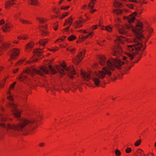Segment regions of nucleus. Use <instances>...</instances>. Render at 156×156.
Returning a JSON list of instances; mask_svg holds the SVG:
<instances>
[{
  "label": "nucleus",
  "instance_id": "f257e3e1",
  "mask_svg": "<svg viewBox=\"0 0 156 156\" xmlns=\"http://www.w3.org/2000/svg\"><path fill=\"white\" fill-rule=\"evenodd\" d=\"M105 57L104 55L100 57V64L102 66L105 65L102 70L94 72H82L81 74L83 78L86 81H88L91 79L95 86L99 87L101 83V79H103L106 75L110 76L111 74V70H113L115 66L120 69V66L123 65L125 62L122 61L117 58L105 61Z\"/></svg>",
  "mask_w": 156,
  "mask_h": 156
},
{
  "label": "nucleus",
  "instance_id": "f03ea898",
  "mask_svg": "<svg viewBox=\"0 0 156 156\" xmlns=\"http://www.w3.org/2000/svg\"><path fill=\"white\" fill-rule=\"evenodd\" d=\"M9 106L12 108L13 114L15 117L19 118L20 122L17 125L8 124L7 126L3 123H1L0 126L1 127L9 130L13 135L16 134L19 131L26 132L33 129L36 127L37 121L36 119L27 120L20 118V112L17 109L15 105L11 102L9 103Z\"/></svg>",
  "mask_w": 156,
  "mask_h": 156
},
{
  "label": "nucleus",
  "instance_id": "7ed1b4c3",
  "mask_svg": "<svg viewBox=\"0 0 156 156\" xmlns=\"http://www.w3.org/2000/svg\"><path fill=\"white\" fill-rule=\"evenodd\" d=\"M124 41H126L129 42H132L134 41L136 43L133 45H127L125 48V50L129 51V52L124 51V53L127 55L131 60H132L137 54L141 55V52L143 51L145 48L146 47L144 44H142L140 43L136 42L135 40L132 41L124 37H117V40H115V43L117 44L118 42L122 43Z\"/></svg>",
  "mask_w": 156,
  "mask_h": 156
},
{
  "label": "nucleus",
  "instance_id": "20e7f679",
  "mask_svg": "<svg viewBox=\"0 0 156 156\" xmlns=\"http://www.w3.org/2000/svg\"><path fill=\"white\" fill-rule=\"evenodd\" d=\"M49 67V62L48 61H45L44 65L40 68V70H37L32 67L28 68L24 71V73L23 75L19 77V79L21 81L24 80L29 79L28 76L30 75L32 76L35 74H37L43 76L44 74H48V68Z\"/></svg>",
  "mask_w": 156,
  "mask_h": 156
},
{
  "label": "nucleus",
  "instance_id": "39448f33",
  "mask_svg": "<svg viewBox=\"0 0 156 156\" xmlns=\"http://www.w3.org/2000/svg\"><path fill=\"white\" fill-rule=\"evenodd\" d=\"M49 72L52 74H54L58 73L61 75H67L70 78H73L72 75L76 74V72L73 66H67L65 63L63 62L60 66H57L55 67L56 70L55 68L49 65Z\"/></svg>",
  "mask_w": 156,
  "mask_h": 156
},
{
  "label": "nucleus",
  "instance_id": "423d86ee",
  "mask_svg": "<svg viewBox=\"0 0 156 156\" xmlns=\"http://www.w3.org/2000/svg\"><path fill=\"white\" fill-rule=\"evenodd\" d=\"M126 27L128 29L132 28L133 33L139 40H142L144 38V36L141 33V30L143 27L142 22H138L136 26L134 27H133L130 24L126 25ZM116 27L118 29L119 33L121 34H125L127 32V30L124 26L120 25Z\"/></svg>",
  "mask_w": 156,
  "mask_h": 156
},
{
  "label": "nucleus",
  "instance_id": "0eeeda50",
  "mask_svg": "<svg viewBox=\"0 0 156 156\" xmlns=\"http://www.w3.org/2000/svg\"><path fill=\"white\" fill-rule=\"evenodd\" d=\"M37 19L42 24V25L39 27L42 35L43 36H45L48 34L46 31L48 30V24L46 23V20L43 18L39 17H37Z\"/></svg>",
  "mask_w": 156,
  "mask_h": 156
},
{
  "label": "nucleus",
  "instance_id": "6e6552de",
  "mask_svg": "<svg viewBox=\"0 0 156 156\" xmlns=\"http://www.w3.org/2000/svg\"><path fill=\"white\" fill-rule=\"evenodd\" d=\"M42 50L37 49H35L34 51V55L33 57V58H32L31 60L32 62H36L37 60V57H38L41 59L42 58Z\"/></svg>",
  "mask_w": 156,
  "mask_h": 156
},
{
  "label": "nucleus",
  "instance_id": "1a4fd4ad",
  "mask_svg": "<svg viewBox=\"0 0 156 156\" xmlns=\"http://www.w3.org/2000/svg\"><path fill=\"white\" fill-rule=\"evenodd\" d=\"M85 54L84 51L80 52L73 59V62L76 64H77L80 62L83 59Z\"/></svg>",
  "mask_w": 156,
  "mask_h": 156
},
{
  "label": "nucleus",
  "instance_id": "9d476101",
  "mask_svg": "<svg viewBox=\"0 0 156 156\" xmlns=\"http://www.w3.org/2000/svg\"><path fill=\"white\" fill-rule=\"evenodd\" d=\"M19 54V50L16 48H14L10 51V57L12 59L15 58Z\"/></svg>",
  "mask_w": 156,
  "mask_h": 156
},
{
  "label": "nucleus",
  "instance_id": "9b49d317",
  "mask_svg": "<svg viewBox=\"0 0 156 156\" xmlns=\"http://www.w3.org/2000/svg\"><path fill=\"white\" fill-rule=\"evenodd\" d=\"M136 12H134L133 14L130 15L129 17L124 16L123 19L124 20H127L129 23L133 22L135 19V16H136Z\"/></svg>",
  "mask_w": 156,
  "mask_h": 156
},
{
  "label": "nucleus",
  "instance_id": "f8f14e48",
  "mask_svg": "<svg viewBox=\"0 0 156 156\" xmlns=\"http://www.w3.org/2000/svg\"><path fill=\"white\" fill-rule=\"evenodd\" d=\"M122 50L121 48H117L116 49H113L112 50V54L115 56H118L121 55Z\"/></svg>",
  "mask_w": 156,
  "mask_h": 156
},
{
  "label": "nucleus",
  "instance_id": "ddd939ff",
  "mask_svg": "<svg viewBox=\"0 0 156 156\" xmlns=\"http://www.w3.org/2000/svg\"><path fill=\"white\" fill-rule=\"evenodd\" d=\"M145 28L146 29V31L148 34L147 36V39H146V41H147L148 39L150 38V36L151 35V34L153 33L154 31V29L151 27H146Z\"/></svg>",
  "mask_w": 156,
  "mask_h": 156
},
{
  "label": "nucleus",
  "instance_id": "4468645a",
  "mask_svg": "<svg viewBox=\"0 0 156 156\" xmlns=\"http://www.w3.org/2000/svg\"><path fill=\"white\" fill-rule=\"evenodd\" d=\"M82 18L81 17L79 19V20L76 22L74 24L75 26L76 27H80L82 26L83 21L82 20Z\"/></svg>",
  "mask_w": 156,
  "mask_h": 156
},
{
  "label": "nucleus",
  "instance_id": "2eb2a0df",
  "mask_svg": "<svg viewBox=\"0 0 156 156\" xmlns=\"http://www.w3.org/2000/svg\"><path fill=\"white\" fill-rule=\"evenodd\" d=\"M10 26L9 24L6 23L2 27V29L4 32L9 31L10 30Z\"/></svg>",
  "mask_w": 156,
  "mask_h": 156
},
{
  "label": "nucleus",
  "instance_id": "dca6fc26",
  "mask_svg": "<svg viewBox=\"0 0 156 156\" xmlns=\"http://www.w3.org/2000/svg\"><path fill=\"white\" fill-rule=\"evenodd\" d=\"M93 32H91L89 33V34L85 36L82 37L80 39V40L83 41L85 39L88 38H91L93 35Z\"/></svg>",
  "mask_w": 156,
  "mask_h": 156
},
{
  "label": "nucleus",
  "instance_id": "f3484780",
  "mask_svg": "<svg viewBox=\"0 0 156 156\" xmlns=\"http://www.w3.org/2000/svg\"><path fill=\"white\" fill-rule=\"evenodd\" d=\"M73 20V18L71 17H70L68 20H66V22L64 24V25H68L69 27L71 25Z\"/></svg>",
  "mask_w": 156,
  "mask_h": 156
},
{
  "label": "nucleus",
  "instance_id": "a211bd4d",
  "mask_svg": "<svg viewBox=\"0 0 156 156\" xmlns=\"http://www.w3.org/2000/svg\"><path fill=\"white\" fill-rule=\"evenodd\" d=\"M15 0H12L11 1H8L6 3V5H5V8H8V7L12 5H13L15 4L16 2H15Z\"/></svg>",
  "mask_w": 156,
  "mask_h": 156
},
{
  "label": "nucleus",
  "instance_id": "6ab92c4d",
  "mask_svg": "<svg viewBox=\"0 0 156 156\" xmlns=\"http://www.w3.org/2000/svg\"><path fill=\"white\" fill-rule=\"evenodd\" d=\"M10 45V44L8 43H2V47L3 48L6 49L8 48Z\"/></svg>",
  "mask_w": 156,
  "mask_h": 156
},
{
  "label": "nucleus",
  "instance_id": "aec40b11",
  "mask_svg": "<svg viewBox=\"0 0 156 156\" xmlns=\"http://www.w3.org/2000/svg\"><path fill=\"white\" fill-rule=\"evenodd\" d=\"M112 27L110 26H109L105 27L104 28H101L102 30H106L107 31L109 32L111 31L112 30Z\"/></svg>",
  "mask_w": 156,
  "mask_h": 156
},
{
  "label": "nucleus",
  "instance_id": "412c9836",
  "mask_svg": "<svg viewBox=\"0 0 156 156\" xmlns=\"http://www.w3.org/2000/svg\"><path fill=\"white\" fill-rule=\"evenodd\" d=\"M95 2V1L91 0L88 5V7L90 9H92L93 8Z\"/></svg>",
  "mask_w": 156,
  "mask_h": 156
},
{
  "label": "nucleus",
  "instance_id": "4be33fe9",
  "mask_svg": "<svg viewBox=\"0 0 156 156\" xmlns=\"http://www.w3.org/2000/svg\"><path fill=\"white\" fill-rule=\"evenodd\" d=\"M30 4L34 5H37L38 3V1L37 0H30V1H29Z\"/></svg>",
  "mask_w": 156,
  "mask_h": 156
},
{
  "label": "nucleus",
  "instance_id": "5701e85b",
  "mask_svg": "<svg viewBox=\"0 0 156 156\" xmlns=\"http://www.w3.org/2000/svg\"><path fill=\"white\" fill-rule=\"evenodd\" d=\"M76 38V36L74 35H71L68 38V40L69 41H72Z\"/></svg>",
  "mask_w": 156,
  "mask_h": 156
},
{
  "label": "nucleus",
  "instance_id": "b1692460",
  "mask_svg": "<svg viewBox=\"0 0 156 156\" xmlns=\"http://www.w3.org/2000/svg\"><path fill=\"white\" fill-rule=\"evenodd\" d=\"M115 21L116 23L115 25V26L116 27L120 25L119 24L121 23V21L119 18H117L115 20Z\"/></svg>",
  "mask_w": 156,
  "mask_h": 156
},
{
  "label": "nucleus",
  "instance_id": "393cba45",
  "mask_svg": "<svg viewBox=\"0 0 156 156\" xmlns=\"http://www.w3.org/2000/svg\"><path fill=\"white\" fill-rule=\"evenodd\" d=\"M113 12L117 14L120 15L122 13V11L120 9H115L113 11Z\"/></svg>",
  "mask_w": 156,
  "mask_h": 156
},
{
  "label": "nucleus",
  "instance_id": "a878e982",
  "mask_svg": "<svg viewBox=\"0 0 156 156\" xmlns=\"http://www.w3.org/2000/svg\"><path fill=\"white\" fill-rule=\"evenodd\" d=\"M48 42V40H41L39 42V43L40 45L44 46L46 43Z\"/></svg>",
  "mask_w": 156,
  "mask_h": 156
},
{
  "label": "nucleus",
  "instance_id": "bb28decb",
  "mask_svg": "<svg viewBox=\"0 0 156 156\" xmlns=\"http://www.w3.org/2000/svg\"><path fill=\"white\" fill-rule=\"evenodd\" d=\"M66 37L65 36H63L61 37V38L58 39L56 41L57 42H58V43H61V42L64 41V40L65 39Z\"/></svg>",
  "mask_w": 156,
  "mask_h": 156
},
{
  "label": "nucleus",
  "instance_id": "cd10ccee",
  "mask_svg": "<svg viewBox=\"0 0 156 156\" xmlns=\"http://www.w3.org/2000/svg\"><path fill=\"white\" fill-rule=\"evenodd\" d=\"M67 50L71 51L72 53L75 50V49L72 46H70L68 47Z\"/></svg>",
  "mask_w": 156,
  "mask_h": 156
},
{
  "label": "nucleus",
  "instance_id": "c85d7f7f",
  "mask_svg": "<svg viewBox=\"0 0 156 156\" xmlns=\"http://www.w3.org/2000/svg\"><path fill=\"white\" fill-rule=\"evenodd\" d=\"M138 154H139L140 156H142L144 154L143 151L140 149H138L137 151Z\"/></svg>",
  "mask_w": 156,
  "mask_h": 156
},
{
  "label": "nucleus",
  "instance_id": "c756f323",
  "mask_svg": "<svg viewBox=\"0 0 156 156\" xmlns=\"http://www.w3.org/2000/svg\"><path fill=\"white\" fill-rule=\"evenodd\" d=\"M20 21L22 23H23L24 24H31V22H29L27 20H23L22 19H20Z\"/></svg>",
  "mask_w": 156,
  "mask_h": 156
},
{
  "label": "nucleus",
  "instance_id": "7c9ffc66",
  "mask_svg": "<svg viewBox=\"0 0 156 156\" xmlns=\"http://www.w3.org/2000/svg\"><path fill=\"white\" fill-rule=\"evenodd\" d=\"M34 46V44L33 43L30 42L29 43H28L27 46H26V48H32Z\"/></svg>",
  "mask_w": 156,
  "mask_h": 156
},
{
  "label": "nucleus",
  "instance_id": "2f4dec72",
  "mask_svg": "<svg viewBox=\"0 0 156 156\" xmlns=\"http://www.w3.org/2000/svg\"><path fill=\"white\" fill-rule=\"evenodd\" d=\"M115 153L116 156H120L121 154V152L118 150H116L115 151Z\"/></svg>",
  "mask_w": 156,
  "mask_h": 156
},
{
  "label": "nucleus",
  "instance_id": "473e14b6",
  "mask_svg": "<svg viewBox=\"0 0 156 156\" xmlns=\"http://www.w3.org/2000/svg\"><path fill=\"white\" fill-rule=\"evenodd\" d=\"M70 89V88L69 86H66L65 88H63L65 92L66 93H67L69 91Z\"/></svg>",
  "mask_w": 156,
  "mask_h": 156
},
{
  "label": "nucleus",
  "instance_id": "72a5a7b5",
  "mask_svg": "<svg viewBox=\"0 0 156 156\" xmlns=\"http://www.w3.org/2000/svg\"><path fill=\"white\" fill-rule=\"evenodd\" d=\"M141 140H138L135 143V145L137 147L139 146L140 144Z\"/></svg>",
  "mask_w": 156,
  "mask_h": 156
},
{
  "label": "nucleus",
  "instance_id": "f704fd0d",
  "mask_svg": "<svg viewBox=\"0 0 156 156\" xmlns=\"http://www.w3.org/2000/svg\"><path fill=\"white\" fill-rule=\"evenodd\" d=\"M8 94L9 95H8V99H9V100L11 101H12L13 100V99L12 98V96H11V95L9 92H8Z\"/></svg>",
  "mask_w": 156,
  "mask_h": 156
},
{
  "label": "nucleus",
  "instance_id": "c9c22d12",
  "mask_svg": "<svg viewBox=\"0 0 156 156\" xmlns=\"http://www.w3.org/2000/svg\"><path fill=\"white\" fill-rule=\"evenodd\" d=\"M132 151V149L130 147L127 148L126 150V152L127 153H130Z\"/></svg>",
  "mask_w": 156,
  "mask_h": 156
},
{
  "label": "nucleus",
  "instance_id": "e433bc0d",
  "mask_svg": "<svg viewBox=\"0 0 156 156\" xmlns=\"http://www.w3.org/2000/svg\"><path fill=\"white\" fill-rule=\"evenodd\" d=\"M28 37H27L26 36H18V38L20 39H23L24 40H25L28 38Z\"/></svg>",
  "mask_w": 156,
  "mask_h": 156
},
{
  "label": "nucleus",
  "instance_id": "4c0bfd02",
  "mask_svg": "<svg viewBox=\"0 0 156 156\" xmlns=\"http://www.w3.org/2000/svg\"><path fill=\"white\" fill-rule=\"evenodd\" d=\"M69 6H62L61 7V9L66 10H67L68 8H69Z\"/></svg>",
  "mask_w": 156,
  "mask_h": 156
},
{
  "label": "nucleus",
  "instance_id": "58836bf2",
  "mask_svg": "<svg viewBox=\"0 0 156 156\" xmlns=\"http://www.w3.org/2000/svg\"><path fill=\"white\" fill-rule=\"evenodd\" d=\"M126 5L128 7L131 9L133 8V5L131 4H126Z\"/></svg>",
  "mask_w": 156,
  "mask_h": 156
},
{
  "label": "nucleus",
  "instance_id": "ea45409f",
  "mask_svg": "<svg viewBox=\"0 0 156 156\" xmlns=\"http://www.w3.org/2000/svg\"><path fill=\"white\" fill-rule=\"evenodd\" d=\"M58 27V25L57 23L55 24L53 26L54 30H56L57 29Z\"/></svg>",
  "mask_w": 156,
  "mask_h": 156
},
{
  "label": "nucleus",
  "instance_id": "a19ab883",
  "mask_svg": "<svg viewBox=\"0 0 156 156\" xmlns=\"http://www.w3.org/2000/svg\"><path fill=\"white\" fill-rule=\"evenodd\" d=\"M58 49V48L57 47L54 48L53 49H51L50 50L49 49V51H55Z\"/></svg>",
  "mask_w": 156,
  "mask_h": 156
},
{
  "label": "nucleus",
  "instance_id": "79ce46f5",
  "mask_svg": "<svg viewBox=\"0 0 156 156\" xmlns=\"http://www.w3.org/2000/svg\"><path fill=\"white\" fill-rule=\"evenodd\" d=\"M16 82H14L12 84L10 85V88L11 89H13L14 88V85L16 84Z\"/></svg>",
  "mask_w": 156,
  "mask_h": 156
},
{
  "label": "nucleus",
  "instance_id": "37998d69",
  "mask_svg": "<svg viewBox=\"0 0 156 156\" xmlns=\"http://www.w3.org/2000/svg\"><path fill=\"white\" fill-rule=\"evenodd\" d=\"M97 27H98L97 25H94L92 27V30H94L96 29L97 28Z\"/></svg>",
  "mask_w": 156,
  "mask_h": 156
},
{
  "label": "nucleus",
  "instance_id": "c03bdc74",
  "mask_svg": "<svg viewBox=\"0 0 156 156\" xmlns=\"http://www.w3.org/2000/svg\"><path fill=\"white\" fill-rule=\"evenodd\" d=\"M99 25L100 27H103V26L102 25V21L101 20H99Z\"/></svg>",
  "mask_w": 156,
  "mask_h": 156
},
{
  "label": "nucleus",
  "instance_id": "a18cd8bd",
  "mask_svg": "<svg viewBox=\"0 0 156 156\" xmlns=\"http://www.w3.org/2000/svg\"><path fill=\"white\" fill-rule=\"evenodd\" d=\"M5 23V21L3 20H1L0 21V25H2Z\"/></svg>",
  "mask_w": 156,
  "mask_h": 156
},
{
  "label": "nucleus",
  "instance_id": "49530a36",
  "mask_svg": "<svg viewBox=\"0 0 156 156\" xmlns=\"http://www.w3.org/2000/svg\"><path fill=\"white\" fill-rule=\"evenodd\" d=\"M87 7V5H84L81 7V9H85Z\"/></svg>",
  "mask_w": 156,
  "mask_h": 156
},
{
  "label": "nucleus",
  "instance_id": "de8ad7c7",
  "mask_svg": "<svg viewBox=\"0 0 156 156\" xmlns=\"http://www.w3.org/2000/svg\"><path fill=\"white\" fill-rule=\"evenodd\" d=\"M69 26L68 27H67L66 28L64 29V31L66 32H68V30H69Z\"/></svg>",
  "mask_w": 156,
  "mask_h": 156
},
{
  "label": "nucleus",
  "instance_id": "09e8293b",
  "mask_svg": "<svg viewBox=\"0 0 156 156\" xmlns=\"http://www.w3.org/2000/svg\"><path fill=\"white\" fill-rule=\"evenodd\" d=\"M130 2H139V0H129Z\"/></svg>",
  "mask_w": 156,
  "mask_h": 156
},
{
  "label": "nucleus",
  "instance_id": "8fccbe9b",
  "mask_svg": "<svg viewBox=\"0 0 156 156\" xmlns=\"http://www.w3.org/2000/svg\"><path fill=\"white\" fill-rule=\"evenodd\" d=\"M64 17H66L67 16L68 14V12H66L63 14Z\"/></svg>",
  "mask_w": 156,
  "mask_h": 156
},
{
  "label": "nucleus",
  "instance_id": "3c124183",
  "mask_svg": "<svg viewBox=\"0 0 156 156\" xmlns=\"http://www.w3.org/2000/svg\"><path fill=\"white\" fill-rule=\"evenodd\" d=\"M5 80H3V81L2 82V84L1 85V87H3V85H4V82H5Z\"/></svg>",
  "mask_w": 156,
  "mask_h": 156
},
{
  "label": "nucleus",
  "instance_id": "603ef678",
  "mask_svg": "<svg viewBox=\"0 0 156 156\" xmlns=\"http://www.w3.org/2000/svg\"><path fill=\"white\" fill-rule=\"evenodd\" d=\"M44 143H41L39 144V145L40 147H42L44 145Z\"/></svg>",
  "mask_w": 156,
  "mask_h": 156
},
{
  "label": "nucleus",
  "instance_id": "864d4df0",
  "mask_svg": "<svg viewBox=\"0 0 156 156\" xmlns=\"http://www.w3.org/2000/svg\"><path fill=\"white\" fill-rule=\"evenodd\" d=\"M18 68H16L15 70H13V73H16L18 70Z\"/></svg>",
  "mask_w": 156,
  "mask_h": 156
},
{
  "label": "nucleus",
  "instance_id": "5fc2aeb1",
  "mask_svg": "<svg viewBox=\"0 0 156 156\" xmlns=\"http://www.w3.org/2000/svg\"><path fill=\"white\" fill-rule=\"evenodd\" d=\"M96 11V9H93L90 11V12L93 13L95 12Z\"/></svg>",
  "mask_w": 156,
  "mask_h": 156
},
{
  "label": "nucleus",
  "instance_id": "6e6d98bb",
  "mask_svg": "<svg viewBox=\"0 0 156 156\" xmlns=\"http://www.w3.org/2000/svg\"><path fill=\"white\" fill-rule=\"evenodd\" d=\"M64 17H65L62 14V15L60 16V19H62Z\"/></svg>",
  "mask_w": 156,
  "mask_h": 156
},
{
  "label": "nucleus",
  "instance_id": "4d7b16f0",
  "mask_svg": "<svg viewBox=\"0 0 156 156\" xmlns=\"http://www.w3.org/2000/svg\"><path fill=\"white\" fill-rule=\"evenodd\" d=\"M2 121H4L6 120V118H2Z\"/></svg>",
  "mask_w": 156,
  "mask_h": 156
},
{
  "label": "nucleus",
  "instance_id": "13d9d810",
  "mask_svg": "<svg viewBox=\"0 0 156 156\" xmlns=\"http://www.w3.org/2000/svg\"><path fill=\"white\" fill-rule=\"evenodd\" d=\"M86 84L89 87H91L92 86V84L90 83H87Z\"/></svg>",
  "mask_w": 156,
  "mask_h": 156
},
{
  "label": "nucleus",
  "instance_id": "bf43d9fd",
  "mask_svg": "<svg viewBox=\"0 0 156 156\" xmlns=\"http://www.w3.org/2000/svg\"><path fill=\"white\" fill-rule=\"evenodd\" d=\"M2 37L0 35V43L2 42Z\"/></svg>",
  "mask_w": 156,
  "mask_h": 156
},
{
  "label": "nucleus",
  "instance_id": "052dcab7",
  "mask_svg": "<svg viewBox=\"0 0 156 156\" xmlns=\"http://www.w3.org/2000/svg\"><path fill=\"white\" fill-rule=\"evenodd\" d=\"M12 42L14 43H18V41H12Z\"/></svg>",
  "mask_w": 156,
  "mask_h": 156
},
{
  "label": "nucleus",
  "instance_id": "680f3d73",
  "mask_svg": "<svg viewBox=\"0 0 156 156\" xmlns=\"http://www.w3.org/2000/svg\"><path fill=\"white\" fill-rule=\"evenodd\" d=\"M64 0H60L59 1V4H61L62 2Z\"/></svg>",
  "mask_w": 156,
  "mask_h": 156
},
{
  "label": "nucleus",
  "instance_id": "e2e57ef3",
  "mask_svg": "<svg viewBox=\"0 0 156 156\" xmlns=\"http://www.w3.org/2000/svg\"><path fill=\"white\" fill-rule=\"evenodd\" d=\"M83 33L85 34L87 33H88L87 32L86 30H84L83 31Z\"/></svg>",
  "mask_w": 156,
  "mask_h": 156
},
{
  "label": "nucleus",
  "instance_id": "0e129e2a",
  "mask_svg": "<svg viewBox=\"0 0 156 156\" xmlns=\"http://www.w3.org/2000/svg\"><path fill=\"white\" fill-rule=\"evenodd\" d=\"M98 44L101 46L102 45L101 44V42H98Z\"/></svg>",
  "mask_w": 156,
  "mask_h": 156
},
{
  "label": "nucleus",
  "instance_id": "69168bd1",
  "mask_svg": "<svg viewBox=\"0 0 156 156\" xmlns=\"http://www.w3.org/2000/svg\"><path fill=\"white\" fill-rule=\"evenodd\" d=\"M126 59V57H123V60H125Z\"/></svg>",
  "mask_w": 156,
  "mask_h": 156
},
{
  "label": "nucleus",
  "instance_id": "338daca9",
  "mask_svg": "<svg viewBox=\"0 0 156 156\" xmlns=\"http://www.w3.org/2000/svg\"><path fill=\"white\" fill-rule=\"evenodd\" d=\"M116 79V78L115 77L114 78L112 79V80H115Z\"/></svg>",
  "mask_w": 156,
  "mask_h": 156
},
{
  "label": "nucleus",
  "instance_id": "774afa93",
  "mask_svg": "<svg viewBox=\"0 0 156 156\" xmlns=\"http://www.w3.org/2000/svg\"><path fill=\"white\" fill-rule=\"evenodd\" d=\"M124 11H125V12H127L128 10H126V9H124Z\"/></svg>",
  "mask_w": 156,
  "mask_h": 156
}]
</instances>
